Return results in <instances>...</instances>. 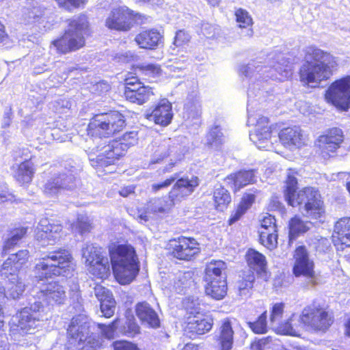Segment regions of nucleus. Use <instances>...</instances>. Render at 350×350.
<instances>
[{"label":"nucleus","mask_w":350,"mask_h":350,"mask_svg":"<svg viewBox=\"0 0 350 350\" xmlns=\"http://www.w3.org/2000/svg\"><path fill=\"white\" fill-rule=\"evenodd\" d=\"M236 21L239 27H252L253 24L252 18L247 11L239 8L235 12Z\"/></svg>","instance_id":"nucleus-52"},{"label":"nucleus","mask_w":350,"mask_h":350,"mask_svg":"<svg viewBox=\"0 0 350 350\" xmlns=\"http://www.w3.org/2000/svg\"><path fill=\"white\" fill-rule=\"evenodd\" d=\"M247 324L255 334H265L267 332V312L261 314L256 321H248Z\"/></svg>","instance_id":"nucleus-47"},{"label":"nucleus","mask_w":350,"mask_h":350,"mask_svg":"<svg viewBox=\"0 0 350 350\" xmlns=\"http://www.w3.org/2000/svg\"><path fill=\"white\" fill-rule=\"evenodd\" d=\"M311 223L304 221L298 216L293 217L288 224L289 242L292 243L299 236L304 234L310 228Z\"/></svg>","instance_id":"nucleus-37"},{"label":"nucleus","mask_w":350,"mask_h":350,"mask_svg":"<svg viewBox=\"0 0 350 350\" xmlns=\"http://www.w3.org/2000/svg\"><path fill=\"white\" fill-rule=\"evenodd\" d=\"M88 23L85 15L73 18L70 21L64 34L53 41L52 45L60 53L78 50L85 44L84 35L88 31Z\"/></svg>","instance_id":"nucleus-7"},{"label":"nucleus","mask_w":350,"mask_h":350,"mask_svg":"<svg viewBox=\"0 0 350 350\" xmlns=\"http://www.w3.org/2000/svg\"><path fill=\"white\" fill-rule=\"evenodd\" d=\"M271 341L269 337L263 338L251 345L252 350H264L265 346Z\"/></svg>","instance_id":"nucleus-63"},{"label":"nucleus","mask_w":350,"mask_h":350,"mask_svg":"<svg viewBox=\"0 0 350 350\" xmlns=\"http://www.w3.org/2000/svg\"><path fill=\"white\" fill-rule=\"evenodd\" d=\"M137 317L144 324L157 328L160 325V320L157 312L146 302L139 303L135 308Z\"/></svg>","instance_id":"nucleus-27"},{"label":"nucleus","mask_w":350,"mask_h":350,"mask_svg":"<svg viewBox=\"0 0 350 350\" xmlns=\"http://www.w3.org/2000/svg\"><path fill=\"white\" fill-rule=\"evenodd\" d=\"M260 241L269 250L275 248L278 244L277 226L273 216L267 214L260 221L259 229Z\"/></svg>","instance_id":"nucleus-19"},{"label":"nucleus","mask_w":350,"mask_h":350,"mask_svg":"<svg viewBox=\"0 0 350 350\" xmlns=\"http://www.w3.org/2000/svg\"><path fill=\"white\" fill-rule=\"evenodd\" d=\"M27 232V228L25 227H17L10 229L4 238L2 247V254L5 255L16 245H17L20 241L25 237Z\"/></svg>","instance_id":"nucleus-31"},{"label":"nucleus","mask_w":350,"mask_h":350,"mask_svg":"<svg viewBox=\"0 0 350 350\" xmlns=\"http://www.w3.org/2000/svg\"><path fill=\"white\" fill-rule=\"evenodd\" d=\"M254 282V275L249 273L245 277L239 280L237 283V287L240 295H246L249 293L250 290L253 286Z\"/></svg>","instance_id":"nucleus-49"},{"label":"nucleus","mask_w":350,"mask_h":350,"mask_svg":"<svg viewBox=\"0 0 350 350\" xmlns=\"http://www.w3.org/2000/svg\"><path fill=\"white\" fill-rule=\"evenodd\" d=\"M100 312L102 315L106 318H110L115 312L116 301L113 297L100 302Z\"/></svg>","instance_id":"nucleus-54"},{"label":"nucleus","mask_w":350,"mask_h":350,"mask_svg":"<svg viewBox=\"0 0 350 350\" xmlns=\"http://www.w3.org/2000/svg\"><path fill=\"white\" fill-rule=\"evenodd\" d=\"M176 178V176H172L161 183L153 184L152 185V189L154 191H157L163 188L167 187L174 183Z\"/></svg>","instance_id":"nucleus-64"},{"label":"nucleus","mask_w":350,"mask_h":350,"mask_svg":"<svg viewBox=\"0 0 350 350\" xmlns=\"http://www.w3.org/2000/svg\"><path fill=\"white\" fill-rule=\"evenodd\" d=\"M172 104L167 99L161 100L150 113L146 114V118L155 124L166 126L173 118Z\"/></svg>","instance_id":"nucleus-23"},{"label":"nucleus","mask_w":350,"mask_h":350,"mask_svg":"<svg viewBox=\"0 0 350 350\" xmlns=\"http://www.w3.org/2000/svg\"><path fill=\"white\" fill-rule=\"evenodd\" d=\"M49 11L44 5L40 4L38 1H31L28 3V5L23 9V17L28 23L36 22L42 20L44 22L45 15Z\"/></svg>","instance_id":"nucleus-32"},{"label":"nucleus","mask_w":350,"mask_h":350,"mask_svg":"<svg viewBox=\"0 0 350 350\" xmlns=\"http://www.w3.org/2000/svg\"><path fill=\"white\" fill-rule=\"evenodd\" d=\"M187 311L191 314H200L201 311V303L198 297L194 296L186 298L183 302Z\"/></svg>","instance_id":"nucleus-53"},{"label":"nucleus","mask_w":350,"mask_h":350,"mask_svg":"<svg viewBox=\"0 0 350 350\" xmlns=\"http://www.w3.org/2000/svg\"><path fill=\"white\" fill-rule=\"evenodd\" d=\"M213 197L216 207L219 211H223L231 201L229 192L223 187L215 189Z\"/></svg>","instance_id":"nucleus-45"},{"label":"nucleus","mask_w":350,"mask_h":350,"mask_svg":"<svg viewBox=\"0 0 350 350\" xmlns=\"http://www.w3.org/2000/svg\"><path fill=\"white\" fill-rule=\"evenodd\" d=\"M224 142V136L219 126H212L206 137V144L212 148L217 149Z\"/></svg>","instance_id":"nucleus-43"},{"label":"nucleus","mask_w":350,"mask_h":350,"mask_svg":"<svg viewBox=\"0 0 350 350\" xmlns=\"http://www.w3.org/2000/svg\"><path fill=\"white\" fill-rule=\"evenodd\" d=\"M213 327V320L202 315H194L189 318L187 323V329L193 334H204L210 331Z\"/></svg>","instance_id":"nucleus-33"},{"label":"nucleus","mask_w":350,"mask_h":350,"mask_svg":"<svg viewBox=\"0 0 350 350\" xmlns=\"http://www.w3.org/2000/svg\"><path fill=\"white\" fill-rule=\"evenodd\" d=\"M33 174L32 163L25 161L18 166L14 177L20 184H25L31 181Z\"/></svg>","instance_id":"nucleus-42"},{"label":"nucleus","mask_w":350,"mask_h":350,"mask_svg":"<svg viewBox=\"0 0 350 350\" xmlns=\"http://www.w3.org/2000/svg\"><path fill=\"white\" fill-rule=\"evenodd\" d=\"M276 136L281 144L290 150L301 148L307 141L306 135L299 126L284 128Z\"/></svg>","instance_id":"nucleus-20"},{"label":"nucleus","mask_w":350,"mask_h":350,"mask_svg":"<svg viewBox=\"0 0 350 350\" xmlns=\"http://www.w3.org/2000/svg\"><path fill=\"white\" fill-rule=\"evenodd\" d=\"M113 345L115 350H139L135 345L126 340L116 341Z\"/></svg>","instance_id":"nucleus-60"},{"label":"nucleus","mask_w":350,"mask_h":350,"mask_svg":"<svg viewBox=\"0 0 350 350\" xmlns=\"http://www.w3.org/2000/svg\"><path fill=\"white\" fill-rule=\"evenodd\" d=\"M109 252L116 280L122 285L130 284L139 271L134 248L131 245H118L110 247Z\"/></svg>","instance_id":"nucleus-4"},{"label":"nucleus","mask_w":350,"mask_h":350,"mask_svg":"<svg viewBox=\"0 0 350 350\" xmlns=\"http://www.w3.org/2000/svg\"><path fill=\"white\" fill-rule=\"evenodd\" d=\"M95 325L96 323L91 321L85 315L74 317L67 329L69 342L77 350H99L102 341L96 334L91 332Z\"/></svg>","instance_id":"nucleus-6"},{"label":"nucleus","mask_w":350,"mask_h":350,"mask_svg":"<svg viewBox=\"0 0 350 350\" xmlns=\"http://www.w3.org/2000/svg\"><path fill=\"white\" fill-rule=\"evenodd\" d=\"M303 326L314 330H326L332 323V319L323 308L314 306L304 308L300 316Z\"/></svg>","instance_id":"nucleus-14"},{"label":"nucleus","mask_w":350,"mask_h":350,"mask_svg":"<svg viewBox=\"0 0 350 350\" xmlns=\"http://www.w3.org/2000/svg\"><path fill=\"white\" fill-rule=\"evenodd\" d=\"M125 126L124 117L118 111L97 114L90 121L88 126V135L95 137L99 142L98 146L88 148L86 150L90 161L93 166H107L113 164L128 146L135 145L137 142V133L131 131L126 133L122 142L112 141L106 144L102 137H108L116 133L121 131Z\"/></svg>","instance_id":"nucleus-2"},{"label":"nucleus","mask_w":350,"mask_h":350,"mask_svg":"<svg viewBox=\"0 0 350 350\" xmlns=\"http://www.w3.org/2000/svg\"><path fill=\"white\" fill-rule=\"evenodd\" d=\"M87 267L89 273L94 277L98 279H107L110 275L111 265L107 257L106 256L96 260L87 266Z\"/></svg>","instance_id":"nucleus-36"},{"label":"nucleus","mask_w":350,"mask_h":350,"mask_svg":"<svg viewBox=\"0 0 350 350\" xmlns=\"http://www.w3.org/2000/svg\"><path fill=\"white\" fill-rule=\"evenodd\" d=\"M305 58L306 61L299 70L300 79L311 87L329 78L337 65L334 57L314 46L306 48Z\"/></svg>","instance_id":"nucleus-3"},{"label":"nucleus","mask_w":350,"mask_h":350,"mask_svg":"<svg viewBox=\"0 0 350 350\" xmlns=\"http://www.w3.org/2000/svg\"><path fill=\"white\" fill-rule=\"evenodd\" d=\"M43 308L41 301H34L30 306L23 308L14 315L10 321L12 334H33L43 317Z\"/></svg>","instance_id":"nucleus-10"},{"label":"nucleus","mask_w":350,"mask_h":350,"mask_svg":"<svg viewBox=\"0 0 350 350\" xmlns=\"http://www.w3.org/2000/svg\"><path fill=\"white\" fill-rule=\"evenodd\" d=\"M37 288L36 298L43 305L62 304L66 299L65 288L57 282L42 283Z\"/></svg>","instance_id":"nucleus-15"},{"label":"nucleus","mask_w":350,"mask_h":350,"mask_svg":"<svg viewBox=\"0 0 350 350\" xmlns=\"http://www.w3.org/2000/svg\"><path fill=\"white\" fill-rule=\"evenodd\" d=\"M81 254L86 267L104 257L101 249L90 243H86L83 245L81 248Z\"/></svg>","instance_id":"nucleus-40"},{"label":"nucleus","mask_w":350,"mask_h":350,"mask_svg":"<svg viewBox=\"0 0 350 350\" xmlns=\"http://www.w3.org/2000/svg\"><path fill=\"white\" fill-rule=\"evenodd\" d=\"M303 326L300 316L293 314L288 319L275 325L273 329L278 334L297 336L299 335V327Z\"/></svg>","instance_id":"nucleus-30"},{"label":"nucleus","mask_w":350,"mask_h":350,"mask_svg":"<svg viewBox=\"0 0 350 350\" xmlns=\"http://www.w3.org/2000/svg\"><path fill=\"white\" fill-rule=\"evenodd\" d=\"M62 228L59 224H51L47 218L40 220L36 230V238L40 241H45L46 244L52 245L61 237Z\"/></svg>","instance_id":"nucleus-21"},{"label":"nucleus","mask_w":350,"mask_h":350,"mask_svg":"<svg viewBox=\"0 0 350 350\" xmlns=\"http://www.w3.org/2000/svg\"><path fill=\"white\" fill-rule=\"evenodd\" d=\"M191 38L189 33L185 30L176 31L173 44L176 47H182L188 44Z\"/></svg>","instance_id":"nucleus-57"},{"label":"nucleus","mask_w":350,"mask_h":350,"mask_svg":"<svg viewBox=\"0 0 350 350\" xmlns=\"http://www.w3.org/2000/svg\"><path fill=\"white\" fill-rule=\"evenodd\" d=\"M292 206L304 205L305 215L313 219H317L323 213L322 202L320 200V194L313 187H305L295 193L286 200Z\"/></svg>","instance_id":"nucleus-11"},{"label":"nucleus","mask_w":350,"mask_h":350,"mask_svg":"<svg viewBox=\"0 0 350 350\" xmlns=\"http://www.w3.org/2000/svg\"><path fill=\"white\" fill-rule=\"evenodd\" d=\"M94 293L100 302L113 297L112 293L107 288L99 284L94 288Z\"/></svg>","instance_id":"nucleus-58"},{"label":"nucleus","mask_w":350,"mask_h":350,"mask_svg":"<svg viewBox=\"0 0 350 350\" xmlns=\"http://www.w3.org/2000/svg\"><path fill=\"white\" fill-rule=\"evenodd\" d=\"M284 312V304L282 303L275 304L271 312L270 323L272 328L281 321Z\"/></svg>","instance_id":"nucleus-55"},{"label":"nucleus","mask_w":350,"mask_h":350,"mask_svg":"<svg viewBox=\"0 0 350 350\" xmlns=\"http://www.w3.org/2000/svg\"><path fill=\"white\" fill-rule=\"evenodd\" d=\"M334 241L350 247V217L340 219L334 226Z\"/></svg>","instance_id":"nucleus-29"},{"label":"nucleus","mask_w":350,"mask_h":350,"mask_svg":"<svg viewBox=\"0 0 350 350\" xmlns=\"http://www.w3.org/2000/svg\"><path fill=\"white\" fill-rule=\"evenodd\" d=\"M72 259L70 252L64 249L50 252L41 257L33 269L34 277L38 281L36 285L47 283L48 279L53 276H67V271L72 269Z\"/></svg>","instance_id":"nucleus-5"},{"label":"nucleus","mask_w":350,"mask_h":350,"mask_svg":"<svg viewBox=\"0 0 350 350\" xmlns=\"http://www.w3.org/2000/svg\"><path fill=\"white\" fill-rule=\"evenodd\" d=\"M60 7L66 10H70L72 8L79 7L81 4L85 3V0H55Z\"/></svg>","instance_id":"nucleus-61"},{"label":"nucleus","mask_w":350,"mask_h":350,"mask_svg":"<svg viewBox=\"0 0 350 350\" xmlns=\"http://www.w3.org/2000/svg\"><path fill=\"white\" fill-rule=\"evenodd\" d=\"M226 264L222 260H211L205 269V280H215L217 279H226Z\"/></svg>","instance_id":"nucleus-35"},{"label":"nucleus","mask_w":350,"mask_h":350,"mask_svg":"<svg viewBox=\"0 0 350 350\" xmlns=\"http://www.w3.org/2000/svg\"><path fill=\"white\" fill-rule=\"evenodd\" d=\"M256 180V173L254 170H241L238 172L228 175L226 178V183L234 191L243 187L254 183Z\"/></svg>","instance_id":"nucleus-26"},{"label":"nucleus","mask_w":350,"mask_h":350,"mask_svg":"<svg viewBox=\"0 0 350 350\" xmlns=\"http://www.w3.org/2000/svg\"><path fill=\"white\" fill-rule=\"evenodd\" d=\"M140 69L143 71V72L150 77H155L160 74L161 68L160 66L157 64H146L141 66Z\"/></svg>","instance_id":"nucleus-59"},{"label":"nucleus","mask_w":350,"mask_h":350,"mask_svg":"<svg viewBox=\"0 0 350 350\" xmlns=\"http://www.w3.org/2000/svg\"><path fill=\"white\" fill-rule=\"evenodd\" d=\"M255 200V195L254 193H245L238 205L236 211L232 214L229 223L232 224L238 221L241 217L250 208Z\"/></svg>","instance_id":"nucleus-41"},{"label":"nucleus","mask_w":350,"mask_h":350,"mask_svg":"<svg viewBox=\"0 0 350 350\" xmlns=\"http://www.w3.org/2000/svg\"><path fill=\"white\" fill-rule=\"evenodd\" d=\"M202 33L206 38H212L215 36V28L208 23H204L201 27Z\"/></svg>","instance_id":"nucleus-62"},{"label":"nucleus","mask_w":350,"mask_h":350,"mask_svg":"<svg viewBox=\"0 0 350 350\" xmlns=\"http://www.w3.org/2000/svg\"><path fill=\"white\" fill-rule=\"evenodd\" d=\"M205 281L207 282L205 287V293L207 295L217 300H220L225 297L227 293L226 279Z\"/></svg>","instance_id":"nucleus-34"},{"label":"nucleus","mask_w":350,"mask_h":350,"mask_svg":"<svg viewBox=\"0 0 350 350\" xmlns=\"http://www.w3.org/2000/svg\"><path fill=\"white\" fill-rule=\"evenodd\" d=\"M295 172L292 170H289L287 174V178L286 180V189L284 190V196L286 200L288 199L289 197L292 196L295 193H296L297 185V180L295 176Z\"/></svg>","instance_id":"nucleus-51"},{"label":"nucleus","mask_w":350,"mask_h":350,"mask_svg":"<svg viewBox=\"0 0 350 350\" xmlns=\"http://www.w3.org/2000/svg\"><path fill=\"white\" fill-rule=\"evenodd\" d=\"M124 95L130 102L142 105L150 99L153 92L152 88L143 85L138 87L137 90H125Z\"/></svg>","instance_id":"nucleus-38"},{"label":"nucleus","mask_w":350,"mask_h":350,"mask_svg":"<svg viewBox=\"0 0 350 350\" xmlns=\"http://www.w3.org/2000/svg\"><path fill=\"white\" fill-rule=\"evenodd\" d=\"M92 228L90 219L85 215H79L76 226L72 227L73 230H77L81 234L89 232Z\"/></svg>","instance_id":"nucleus-56"},{"label":"nucleus","mask_w":350,"mask_h":350,"mask_svg":"<svg viewBox=\"0 0 350 350\" xmlns=\"http://www.w3.org/2000/svg\"><path fill=\"white\" fill-rule=\"evenodd\" d=\"M293 274L296 277L303 276L309 285L314 286L318 283L319 276L314 271V263L310 258L305 246H299L294 254Z\"/></svg>","instance_id":"nucleus-12"},{"label":"nucleus","mask_w":350,"mask_h":350,"mask_svg":"<svg viewBox=\"0 0 350 350\" xmlns=\"http://www.w3.org/2000/svg\"><path fill=\"white\" fill-rule=\"evenodd\" d=\"M120 320L116 319L112 323L109 325H105L103 323H96L94 326V328L98 327L103 336L107 339H112L114 338L116 330L119 328L120 329Z\"/></svg>","instance_id":"nucleus-46"},{"label":"nucleus","mask_w":350,"mask_h":350,"mask_svg":"<svg viewBox=\"0 0 350 350\" xmlns=\"http://www.w3.org/2000/svg\"><path fill=\"white\" fill-rule=\"evenodd\" d=\"M325 98L336 107L347 110L350 107V77L333 83L325 94Z\"/></svg>","instance_id":"nucleus-13"},{"label":"nucleus","mask_w":350,"mask_h":350,"mask_svg":"<svg viewBox=\"0 0 350 350\" xmlns=\"http://www.w3.org/2000/svg\"><path fill=\"white\" fill-rule=\"evenodd\" d=\"M28 258V250H20L16 254H11L1 265L0 275L3 278L8 279L5 289L3 288L8 297L16 299L23 295L25 291V284L20 282L16 284L17 290L14 291V282H17L16 280L19 278L17 272L27 262Z\"/></svg>","instance_id":"nucleus-8"},{"label":"nucleus","mask_w":350,"mask_h":350,"mask_svg":"<svg viewBox=\"0 0 350 350\" xmlns=\"http://www.w3.org/2000/svg\"><path fill=\"white\" fill-rule=\"evenodd\" d=\"M185 113L188 118H198L202 113L201 104L198 98H196L192 101H188L185 105Z\"/></svg>","instance_id":"nucleus-48"},{"label":"nucleus","mask_w":350,"mask_h":350,"mask_svg":"<svg viewBox=\"0 0 350 350\" xmlns=\"http://www.w3.org/2000/svg\"><path fill=\"white\" fill-rule=\"evenodd\" d=\"M120 332L128 336H134L139 332V327L135 321L133 317L128 318L124 323V325H120Z\"/></svg>","instance_id":"nucleus-50"},{"label":"nucleus","mask_w":350,"mask_h":350,"mask_svg":"<svg viewBox=\"0 0 350 350\" xmlns=\"http://www.w3.org/2000/svg\"><path fill=\"white\" fill-rule=\"evenodd\" d=\"M106 26L111 29L126 31L131 27V16L124 7L113 9L105 21Z\"/></svg>","instance_id":"nucleus-22"},{"label":"nucleus","mask_w":350,"mask_h":350,"mask_svg":"<svg viewBox=\"0 0 350 350\" xmlns=\"http://www.w3.org/2000/svg\"><path fill=\"white\" fill-rule=\"evenodd\" d=\"M153 152L150 163H159L165 158L169 157L174 148L170 138L155 139L151 145Z\"/></svg>","instance_id":"nucleus-25"},{"label":"nucleus","mask_w":350,"mask_h":350,"mask_svg":"<svg viewBox=\"0 0 350 350\" xmlns=\"http://www.w3.org/2000/svg\"><path fill=\"white\" fill-rule=\"evenodd\" d=\"M344 140L343 132L338 128H332L319 137L316 145L323 157L334 153Z\"/></svg>","instance_id":"nucleus-18"},{"label":"nucleus","mask_w":350,"mask_h":350,"mask_svg":"<svg viewBox=\"0 0 350 350\" xmlns=\"http://www.w3.org/2000/svg\"><path fill=\"white\" fill-rule=\"evenodd\" d=\"M198 185V177H192L191 179L180 178L170 191L169 200L153 199L148 202L147 209L154 213H165L184 198L189 196Z\"/></svg>","instance_id":"nucleus-9"},{"label":"nucleus","mask_w":350,"mask_h":350,"mask_svg":"<svg viewBox=\"0 0 350 350\" xmlns=\"http://www.w3.org/2000/svg\"><path fill=\"white\" fill-rule=\"evenodd\" d=\"M172 254L174 257L183 260H190L200 251L199 243L193 238L181 237L171 241Z\"/></svg>","instance_id":"nucleus-17"},{"label":"nucleus","mask_w":350,"mask_h":350,"mask_svg":"<svg viewBox=\"0 0 350 350\" xmlns=\"http://www.w3.org/2000/svg\"><path fill=\"white\" fill-rule=\"evenodd\" d=\"M75 186V177L72 171L64 170L55 174L54 177L47 180L44 185L43 191L46 196L53 197L63 189H72Z\"/></svg>","instance_id":"nucleus-16"},{"label":"nucleus","mask_w":350,"mask_h":350,"mask_svg":"<svg viewBox=\"0 0 350 350\" xmlns=\"http://www.w3.org/2000/svg\"><path fill=\"white\" fill-rule=\"evenodd\" d=\"M193 273L190 271L179 272L174 280L173 288L178 293L189 287L193 282Z\"/></svg>","instance_id":"nucleus-44"},{"label":"nucleus","mask_w":350,"mask_h":350,"mask_svg":"<svg viewBox=\"0 0 350 350\" xmlns=\"http://www.w3.org/2000/svg\"><path fill=\"white\" fill-rule=\"evenodd\" d=\"M269 59L272 62L269 69L260 62L253 61L247 65L241 66L239 72L249 78L252 83L247 91V124L254 126L255 129L250 134V139L258 149L276 151L274 143L277 142V136L273 135V130L269 124L268 118L255 111L257 103L265 102L268 94L267 90H260V87L265 88V85L261 84L260 79L265 76L280 81L286 80L292 75V65L282 53L272 55Z\"/></svg>","instance_id":"nucleus-1"},{"label":"nucleus","mask_w":350,"mask_h":350,"mask_svg":"<svg viewBox=\"0 0 350 350\" xmlns=\"http://www.w3.org/2000/svg\"><path fill=\"white\" fill-rule=\"evenodd\" d=\"M233 321L229 318L223 319L216 334L218 350H231L234 343Z\"/></svg>","instance_id":"nucleus-24"},{"label":"nucleus","mask_w":350,"mask_h":350,"mask_svg":"<svg viewBox=\"0 0 350 350\" xmlns=\"http://www.w3.org/2000/svg\"><path fill=\"white\" fill-rule=\"evenodd\" d=\"M162 40V36L156 29L144 31L137 34L135 40L142 49H153L157 47Z\"/></svg>","instance_id":"nucleus-28"},{"label":"nucleus","mask_w":350,"mask_h":350,"mask_svg":"<svg viewBox=\"0 0 350 350\" xmlns=\"http://www.w3.org/2000/svg\"><path fill=\"white\" fill-rule=\"evenodd\" d=\"M247 263L251 269L258 273H264L266 270L267 262L265 257L258 252L250 249L246 254Z\"/></svg>","instance_id":"nucleus-39"}]
</instances>
